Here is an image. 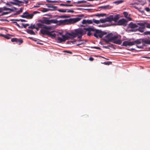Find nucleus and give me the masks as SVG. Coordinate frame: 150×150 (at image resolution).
Wrapping results in <instances>:
<instances>
[{
	"label": "nucleus",
	"instance_id": "obj_33",
	"mask_svg": "<svg viewBox=\"0 0 150 150\" xmlns=\"http://www.w3.org/2000/svg\"><path fill=\"white\" fill-rule=\"evenodd\" d=\"M11 35L10 34H7L6 35L5 38L8 39H9L11 38Z\"/></svg>",
	"mask_w": 150,
	"mask_h": 150
},
{
	"label": "nucleus",
	"instance_id": "obj_43",
	"mask_svg": "<svg viewBox=\"0 0 150 150\" xmlns=\"http://www.w3.org/2000/svg\"><path fill=\"white\" fill-rule=\"evenodd\" d=\"M10 12H4L1 15V16H2L4 15H6L8 14Z\"/></svg>",
	"mask_w": 150,
	"mask_h": 150
},
{
	"label": "nucleus",
	"instance_id": "obj_60",
	"mask_svg": "<svg viewBox=\"0 0 150 150\" xmlns=\"http://www.w3.org/2000/svg\"><path fill=\"white\" fill-rule=\"evenodd\" d=\"M20 16L21 17H22L23 18H25V17L24 16V14H23L22 15H20Z\"/></svg>",
	"mask_w": 150,
	"mask_h": 150
},
{
	"label": "nucleus",
	"instance_id": "obj_45",
	"mask_svg": "<svg viewBox=\"0 0 150 150\" xmlns=\"http://www.w3.org/2000/svg\"><path fill=\"white\" fill-rule=\"evenodd\" d=\"M22 24L23 25V27L24 28H26L27 26H28L29 25V24H24L23 23H22Z\"/></svg>",
	"mask_w": 150,
	"mask_h": 150
},
{
	"label": "nucleus",
	"instance_id": "obj_25",
	"mask_svg": "<svg viewBox=\"0 0 150 150\" xmlns=\"http://www.w3.org/2000/svg\"><path fill=\"white\" fill-rule=\"evenodd\" d=\"M106 15V14H97L94 15V16L98 17H103Z\"/></svg>",
	"mask_w": 150,
	"mask_h": 150
},
{
	"label": "nucleus",
	"instance_id": "obj_20",
	"mask_svg": "<svg viewBox=\"0 0 150 150\" xmlns=\"http://www.w3.org/2000/svg\"><path fill=\"white\" fill-rule=\"evenodd\" d=\"M27 32L30 34L35 35V32L32 30L28 29L27 30Z\"/></svg>",
	"mask_w": 150,
	"mask_h": 150
},
{
	"label": "nucleus",
	"instance_id": "obj_21",
	"mask_svg": "<svg viewBox=\"0 0 150 150\" xmlns=\"http://www.w3.org/2000/svg\"><path fill=\"white\" fill-rule=\"evenodd\" d=\"M134 43V45L135 44H136L137 45H138L140 44L141 43V41L140 40L138 39L137 40L134 41L133 42Z\"/></svg>",
	"mask_w": 150,
	"mask_h": 150
},
{
	"label": "nucleus",
	"instance_id": "obj_37",
	"mask_svg": "<svg viewBox=\"0 0 150 150\" xmlns=\"http://www.w3.org/2000/svg\"><path fill=\"white\" fill-rule=\"evenodd\" d=\"M123 14L125 17L127 18L128 16V13L127 12L125 11L123 13Z\"/></svg>",
	"mask_w": 150,
	"mask_h": 150
},
{
	"label": "nucleus",
	"instance_id": "obj_39",
	"mask_svg": "<svg viewBox=\"0 0 150 150\" xmlns=\"http://www.w3.org/2000/svg\"><path fill=\"white\" fill-rule=\"evenodd\" d=\"M146 27L148 28H150V23L147 22L146 23Z\"/></svg>",
	"mask_w": 150,
	"mask_h": 150
},
{
	"label": "nucleus",
	"instance_id": "obj_7",
	"mask_svg": "<svg viewBox=\"0 0 150 150\" xmlns=\"http://www.w3.org/2000/svg\"><path fill=\"white\" fill-rule=\"evenodd\" d=\"M49 18H47L45 17H43L42 20H40L39 21L42 23L45 24L47 25H50Z\"/></svg>",
	"mask_w": 150,
	"mask_h": 150
},
{
	"label": "nucleus",
	"instance_id": "obj_2",
	"mask_svg": "<svg viewBox=\"0 0 150 150\" xmlns=\"http://www.w3.org/2000/svg\"><path fill=\"white\" fill-rule=\"evenodd\" d=\"M86 34V31L84 30L81 28L76 29L74 30V32H71V33H68V35L71 36L72 38L76 37L78 36V38L80 39L82 36Z\"/></svg>",
	"mask_w": 150,
	"mask_h": 150
},
{
	"label": "nucleus",
	"instance_id": "obj_54",
	"mask_svg": "<svg viewBox=\"0 0 150 150\" xmlns=\"http://www.w3.org/2000/svg\"><path fill=\"white\" fill-rule=\"evenodd\" d=\"M110 62H104V64L105 65H109L110 64L109 63H110Z\"/></svg>",
	"mask_w": 150,
	"mask_h": 150
},
{
	"label": "nucleus",
	"instance_id": "obj_41",
	"mask_svg": "<svg viewBox=\"0 0 150 150\" xmlns=\"http://www.w3.org/2000/svg\"><path fill=\"white\" fill-rule=\"evenodd\" d=\"M12 23H15V25H16L19 28H21V26L16 22H13Z\"/></svg>",
	"mask_w": 150,
	"mask_h": 150
},
{
	"label": "nucleus",
	"instance_id": "obj_48",
	"mask_svg": "<svg viewBox=\"0 0 150 150\" xmlns=\"http://www.w3.org/2000/svg\"><path fill=\"white\" fill-rule=\"evenodd\" d=\"M91 47V48H95V49H98V50H100L101 49L99 47Z\"/></svg>",
	"mask_w": 150,
	"mask_h": 150
},
{
	"label": "nucleus",
	"instance_id": "obj_17",
	"mask_svg": "<svg viewBox=\"0 0 150 150\" xmlns=\"http://www.w3.org/2000/svg\"><path fill=\"white\" fill-rule=\"evenodd\" d=\"M106 22H111L112 21V16H110L105 18Z\"/></svg>",
	"mask_w": 150,
	"mask_h": 150
},
{
	"label": "nucleus",
	"instance_id": "obj_35",
	"mask_svg": "<svg viewBox=\"0 0 150 150\" xmlns=\"http://www.w3.org/2000/svg\"><path fill=\"white\" fill-rule=\"evenodd\" d=\"M28 28H31L32 29H34V28H35V26L34 24L32 25L31 24L30 26L28 27Z\"/></svg>",
	"mask_w": 150,
	"mask_h": 150
},
{
	"label": "nucleus",
	"instance_id": "obj_1",
	"mask_svg": "<svg viewBox=\"0 0 150 150\" xmlns=\"http://www.w3.org/2000/svg\"><path fill=\"white\" fill-rule=\"evenodd\" d=\"M81 19V18H80L77 17L75 18H70L69 19L60 20L59 21L55 19L50 20V25L52 23L60 24L74 23L79 21Z\"/></svg>",
	"mask_w": 150,
	"mask_h": 150
},
{
	"label": "nucleus",
	"instance_id": "obj_14",
	"mask_svg": "<svg viewBox=\"0 0 150 150\" xmlns=\"http://www.w3.org/2000/svg\"><path fill=\"white\" fill-rule=\"evenodd\" d=\"M142 43L143 45H145V44L150 45V40H145L143 39L142 40Z\"/></svg>",
	"mask_w": 150,
	"mask_h": 150
},
{
	"label": "nucleus",
	"instance_id": "obj_12",
	"mask_svg": "<svg viewBox=\"0 0 150 150\" xmlns=\"http://www.w3.org/2000/svg\"><path fill=\"white\" fill-rule=\"evenodd\" d=\"M47 7L50 8H48L49 11L55 10L57 8V7L54 6L53 5L51 4H46Z\"/></svg>",
	"mask_w": 150,
	"mask_h": 150
},
{
	"label": "nucleus",
	"instance_id": "obj_32",
	"mask_svg": "<svg viewBox=\"0 0 150 150\" xmlns=\"http://www.w3.org/2000/svg\"><path fill=\"white\" fill-rule=\"evenodd\" d=\"M99 21H100V23H105L106 22L105 18V19H101L99 20Z\"/></svg>",
	"mask_w": 150,
	"mask_h": 150
},
{
	"label": "nucleus",
	"instance_id": "obj_42",
	"mask_svg": "<svg viewBox=\"0 0 150 150\" xmlns=\"http://www.w3.org/2000/svg\"><path fill=\"white\" fill-rule=\"evenodd\" d=\"M86 2V1H78L76 3L78 4H79L81 3H83Z\"/></svg>",
	"mask_w": 150,
	"mask_h": 150
},
{
	"label": "nucleus",
	"instance_id": "obj_24",
	"mask_svg": "<svg viewBox=\"0 0 150 150\" xmlns=\"http://www.w3.org/2000/svg\"><path fill=\"white\" fill-rule=\"evenodd\" d=\"M145 27H139L138 29V30L141 33H143L144 31V29Z\"/></svg>",
	"mask_w": 150,
	"mask_h": 150
},
{
	"label": "nucleus",
	"instance_id": "obj_50",
	"mask_svg": "<svg viewBox=\"0 0 150 150\" xmlns=\"http://www.w3.org/2000/svg\"><path fill=\"white\" fill-rule=\"evenodd\" d=\"M59 5L60 6H68V4H59Z\"/></svg>",
	"mask_w": 150,
	"mask_h": 150
},
{
	"label": "nucleus",
	"instance_id": "obj_52",
	"mask_svg": "<svg viewBox=\"0 0 150 150\" xmlns=\"http://www.w3.org/2000/svg\"><path fill=\"white\" fill-rule=\"evenodd\" d=\"M110 47L111 46L110 45H109L107 46H103V47L106 49H109V47Z\"/></svg>",
	"mask_w": 150,
	"mask_h": 150
},
{
	"label": "nucleus",
	"instance_id": "obj_53",
	"mask_svg": "<svg viewBox=\"0 0 150 150\" xmlns=\"http://www.w3.org/2000/svg\"><path fill=\"white\" fill-rule=\"evenodd\" d=\"M46 1L50 3H54L56 2V1H52L49 0H47Z\"/></svg>",
	"mask_w": 150,
	"mask_h": 150
},
{
	"label": "nucleus",
	"instance_id": "obj_38",
	"mask_svg": "<svg viewBox=\"0 0 150 150\" xmlns=\"http://www.w3.org/2000/svg\"><path fill=\"white\" fill-rule=\"evenodd\" d=\"M143 35H150V31H147L145 32L144 33Z\"/></svg>",
	"mask_w": 150,
	"mask_h": 150
},
{
	"label": "nucleus",
	"instance_id": "obj_63",
	"mask_svg": "<svg viewBox=\"0 0 150 150\" xmlns=\"http://www.w3.org/2000/svg\"><path fill=\"white\" fill-rule=\"evenodd\" d=\"M38 13V12L37 11H34L33 12L34 14H36V13Z\"/></svg>",
	"mask_w": 150,
	"mask_h": 150
},
{
	"label": "nucleus",
	"instance_id": "obj_64",
	"mask_svg": "<svg viewBox=\"0 0 150 150\" xmlns=\"http://www.w3.org/2000/svg\"><path fill=\"white\" fill-rule=\"evenodd\" d=\"M134 8H135V9H138V10H139V8H138V7H136V6H134Z\"/></svg>",
	"mask_w": 150,
	"mask_h": 150
},
{
	"label": "nucleus",
	"instance_id": "obj_29",
	"mask_svg": "<svg viewBox=\"0 0 150 150\" xmlns=\"http://www.w3.org/2000/svg\"><path fill=\"white\" fill-rule=\"evenodd\" d=\"M67 10L64 9H59L58 11L60 12L65 13L67 12Z\"/></svg>",
	"mask_w": 150,
	"mask_h": 150
},
{
	"label": "nucleus",
	"instance_id": "obj_49",
	"mask_svg": "<svg viewBox=\"0 0 150 150\" xmlns=\"http://www.w3.org/2000/svg\"><path fill=\"white\" fill-rule=\"evenodd\" d=\"M145 9L147 11V12H149L150 11V8L149 7H146L145 8Z\"/></svg>",
	"mask_w": 150,
	"mask_h": 150
},
{
	"label": "nucleus",
	"instance_id": "obj_40",
	"mask_svg": "<svg viewBox=\"0 0 150 150\" xmlns=\"http://www.w3.org/2000/svg\"><path fill=\"white\" fill-rule=\"evenodd\" d=\"M17 40V38H13L11 39V41L12 42H16V40Z\"/></svg>",
	"mask_w": 150,
	"mask_h": 150
},
{
	"label": "nucleus",
	"instance_id": "obj_62",
	"mask_svg": "<svg viewBox=\"0 0 150 150\" xmlns=\"http://www.w3.org/2000/svg\"><path fill=\"white\" fill-rule=\"evenodd\" d=\"M0 35L4 37H5V36L6 35H3V34H0Z\"/></svg>",
	"mask_w": 150,
	"mask_h": 150
},
{
	"label": "nucleus",
	"instance_id": "obj_30",
	"mask_svg": "<svg viewBox=\"0 0 150 150\" xmlns=\"http://www.w3.org/2000/svg\"><path fill=\"white\" fill-rule=\"evenodd\" d=\"M92 21L94 23L97 24H99L100 23V21L99 20H97L94 19H93Z\"/></svg>",
	"mask_w": 150,
	"mask_h": 150
},
{
	"label": "nucleus",
	"instance_id": "obj_55",
	"mask_svg": "<svg viewBox=\"0 0 150 150\" xmlns=\"http://www.w3.org/2000/svg\"><path fill=\"white\" fill-rule=\"evenodd\" d=\"M89 60L91 61H93L94 60V59L92 57H91L89 58Z\"/></svg>",
	"mask_w": 150,
	"mask_h": 150
},
{
	"label": "nucleus",
	"instance_id": "obj_22",
	"mask_svg": "<svg viewBox=\"0 0 150 150\" xmlns=\"http://www.w3.org/2000/svg\"><path fill=\"white\" fill-rule=\"evenodd\" d=\"M124 2V1L122 0H120L115 1L113 2V4H120Z\"/></svg>",
	"mask_w": 150,
	"mask_h": 150
},
{
	"label": "nucleus",
	"instance_id": "obj_13",
	"mask_svg": "<svg viewBox=\"0 0 150 150\" xmlns=\"http://www.w3.org/2000/svg\"><path fill=\"white\" fill-rule=\"evenodd\" d=\"M137 27V26L136 24L132 22H131L128 25V27L131 28L132 29L135 28Z\"/></svg>",
	"mask_w": 150,
	"mask_h": 150
},
{
	"label": "nucleus",
	"instance_id": "obj_28",
	"mask_svg": "<svg viewBox=\"0 0 150 150\" xmlns=\"http://www.w3.org/2000/svg\"><path fill=\"white\" fill-rule=\"evenodd\" d=\"M22 8H21L19 11H17L16 13L15 14V15L19 14L20 13L22 12Z\"/></svg>",
	"mask_w": 150,
	"mask_h": 150
},
{
	"label": "nucleus",
	"instance_id": "obj_8",
	"mask_svg": "<svg viewBox=\"0 0 150 150\" xmlns=\"http://www.w3.org/2000/svg\"><path fill=\"white\" fill-rule=\"evenodd\" d=\"M112 33H110L107 35L105 37L106 38L103 39V40L107 43H109L110 42H112L111 35Z\"/></svg>",
	"mask_w": 150,
	"mask_h": 150
},
{
	"label": "nucleus",
	"instance_id": "obj_5",
	"mask_svg": "<svg viewBox=\"0 0 150 150\" xmlns=\"http://www.w3.org/2000/svg\"><path fill=\"white\" fill-rule=\"evenodd\" d=\"M95 32L93 36L97 38H101L105 35L106 34V32H103L100 30L95 29Z\"/></svg>",
	"mask_w": 150,
	"mask_h": 150
},
{
	"label": "nucleus",
	"instance_id": "obj_18",
	"mask_svg": "<svg viewBox=\"0 0 150 150\" xmlns=\"http://www.w3.org/2000/svg\"><path fill=\"white\" fill-rule=\"evenodd\" d=\"M1 8L2 9V11H13L12 9L6 7H3Z\"/></svg>",
	"mask_w": 150,
	"mask_h": 150
},
{
	"label": "nucleus",
	"instance_id": "obj_9",
	"mask_svg": "<svg viewBox=\"0 0 150 150\" xmlns=\"http://www.w3.org/2000/svg\"><path fill=\"white\" fill-rule=\"evenodd\" d=\"M127 21L124 19L119 20L117 22V25H122L124 26L127 25Z\"/></svg>",
	"mask_w": 150,
	"mask_h": 150
},
{
	"label": "nucleus",
	"instance_id": "obj_36",
	"mask_svg": "<svg viewBox=\"0 0 150 150\" xmlns=\"http://www.w3.org/2000/svg\"><path fill=\"white\" fill-rule=\"evenodd\" d=\"M92 21L91 20L88 19L86 20V23L92 24Z\"/></svg>",
	"mask_w": 150,
	"mask_h": 150
},
{
	"label": "nucleus",
	"instance_id": "obj_31",
	"mask_svg": "<svg viewBox=\"0 0 150 150\" xmlns=\"http://www.w3.org/2000/svg\"><path fill=\"white\" fill-rule=\"evenodd\" d=\"M49 11V9L46 8H44L41 10V11L43 12H46Z\"/></svg>",
	"mask_w": 150,
	"mask_h": 150
},
{
	"label": "nucleus",
	"instance_id": "obj_57",
	"mask_svg": "<svg viewBox=\"0 0 150 150\" xmlns=\"http://www.w3.org/2000/svg\"><path fill=\"white\" fill-rule=\"evenodd\" d=\"M11 21H20V19L19 20H18V19H11L10 20Z\"/></svg>",
	"mask_w": 150,
	"mask_h": 150
},
{
	"label": "nucleus",
	"instance_id": "obj_27",
	"mask_svg": "<svg viewBox=\"0 0 150 150\" xmlns=\"http://www.w3.org/2000/svg\"><path fill=\"white\" fill-rule=\"evenodd\" d=\"M36 25L37 26H38V28H43V27L44 25H43L42 24V23H37Z\"/></svg>",
	"mask_w": 150,
	"mask_h": 150
},
{
	"label": "nucleus",
	"instance_id": "obj_3",
	"mask_svg": "<svg viewBox=\"0 0 150 150\" xmlns=\"http://www.w3.org/2000/svg\"><path fill=\"white\" fill-rule=\"evenodd\" d=\"M43 28L45 29H41L40 30V32L43 35H47L48 36H50L53 37H55L56 34L54 33H52L53 32V31L50 32L49 30H50L51 28V27L50 26H47L46 25H44Z\"/></svg>",
	"mask_w": 150,
	"mask_h": 150
},
{
	"label": "nucleus",
	"instance_id": "obj_44",
	"mask_svg": "<svg viewBox=\"0 0 150 150\" xmlns=\"http://www.w3.org/2000/svg\"><path fill=\"white\" fill-rule=\"evenodd\" d=\"M68 17V16L66 15L61 16L59 17L60 18H65Z\"/></svg>",
	"mask_w": 150,
	"mask_h": 150
},
{
	"label": "nucleus",
	"instance_id": "obj_59",
	"mask_svg": "<svg viewBox=\"0 0 150 150\" xmlns=\"http://www.w3.org/2000/svg\"><path fill=\"white\" fill-rule=\"evenodd\" d=\"M137 46L138 48H141L142 47L141 46H138V45H137Z\"/></svg>",
	"mask_w": 150,
	"mask_h": 150
},
{
	"label": "nucleus",
	"instance_id": "obj_56",
	"mask_svg": "<svg viewBox=\"0 0 150 150\" xmlns=\"http://www.w3.org/2000/svg\"><path fill=\"white\" fill-rule=\"evenodd\" d=\"M87 40H85V42H81L80 43V44H85L86 43V42H87Z\"/></svg>",
	"mask_w": 150,
	"mask_h": 150
},
{
	"label": "nucleus",
	"instance_id": "obj_11",
	"mask_svg": "<svg viewBox=\"0 0 150 150\" xmlns=\"http://www.w3.org/2000/svg\"><path fill=\"white\" fill-rule=\"evenodd\" d=\"M133 45L134 43L133 42L127 41H125L123 42L122 46H132Z\"/></svg>",
	"mask_w": 150,
	"mask_h": 150
},
{
	"label": "nucleus",
	"instance_id": "obj_61",
	"mask_svg": "<svg viewBox=\"0 0 150 150\" xmlns=\"http://www.w3.org/2000/svg\"><path fill=\"white\" fill-rule=\"evenodd\" d=\"M1 21H6L7 20L6 19H1Z\"/></svg>",
	"mask_w": 150,
	"mask_h": 150
},
{
	"label": "nucleus",
	"instance_id": "obj_51",
	"mask_svg": "<svg viewBox=\"0 0 150 150\" xmlns=\"http://www.w3.org/2000/svg\"><path fill=\"white\" fill-rule=\"evenodd\" d=\"M67 12L68 13H73L74 11L73 10H70L69 9H67Z\"/></svg>",
	"mask_w": 150,
	"mask_h": 150
},
{
	"label": "nucleus",
	"instance_id": "obj_6",
	"mask_svg": "<svg viewBox=\"0 0 150 150\" xmlns=\"http://www.w3.org/2000/svg\"><path fill=\"white\" fill-rule=\"evenodd\" d=\"M83 30L84 31H88L87 35L88 36H90L91 35V31L94 32L95 31V29L93 27H88L87 28H84Z\"/></svg>",
	"mask_w": 150,
	"mask_h": 150
},
{
	"label": "nucleus",
	"instance_id": "obj_34",
	"mask_svg": "<svg viewBox=\"0 0 150 150\" xmlns=\"http://www.w3.org/2000/svg\"><path fill=\"white\" fill-rule=\"evenodd\" d=\"M109 7V6L107 5V6H102L100 7V8H102L103 9H106L108 8Z\"/></svg>",
	"mask_w": 150,
	"mask_h": 150
},
{
	"label": "nucleus",
	"instance_id": "obj_58",
	"mask_svg": "<svg viewBox=\"0 0 150 150\" xmlns=\"http://www.w3.org/2000/svg\"><path fill=\"white\" fill-rule=\"evenodd\" d=\"M20 21L22 22H24L26 21L25 20L23 19H20Z\"/></svg>",
	"mask_w": 150,
	"mask_h": 150
},
{
	"label": "nucleus",
	"instance_id": "obj_16",
	"mask_svg": "<svg viewBox=\"0 0 150 150\" xmlns=\"http://www.w3.org/2000/svg\"><path fill=\"white\" fill-rule=\"evenodd\" d=\"M119 15H115L114 16H112V21H114L115 22H116L119 19Z\"/></svg>",
	"mask_w": 150,
	"mask_h": 150
},
{
	"label": "nucleus",
	"instance_id": "obj_23",
	"mask_svg": "<svg viewBox=\"0 0 150 150\" xmlns=\"http://www.w3.org/2000/svg\"><path fill=\"white\" fill-rule=\"evenodd\" d=\"M146 22L143 23H137V24L142 26L141 27H145V25H146Z\"/></svg>",
	"mask_w": 150,
	"mask_h": 150
},
{
	"label": "nucleus",
	"instance_id": "obj_46",
	"mask_svg": "<svg viewBox=\"0 0 150 150\" xmlns=\"http://www.w3.org/2000/svg\"><path fill=\"white\" fill-rule=\"evenodd\" d=\"M28 14V12H25L23 13V14H24V16L25 17V18H27Z\"/></svg>",
	"mask_w": 150,
	"mask_h": 150
},
{
	"label": "nucleus",
	"instance_id": "obj_47",
	"mask_svg": "<svg viewBox=\"0 0 150 150\" xmlns=\"http://www.w3.org/2000/svg\"><path fill=\"white\" fill-rule=\"evenodd\" d=\"M82 24H85L86 23V20H83L82 22Z\"/></svg>",
	"mask_w": 150,
	"mask_h": 150
},
{
	"label": "nucleus",
	"instance_id": "obj_19",
	"mask_svg": "<svg viewBox=\"0 0 150 150\" xmlns=\"http://www.w3.org/2000/svg\"><path fill=\"white\" fill-rule=\"evenodd\" d=\"M16 40V43L18 44L19 45H20L23 42V40L21 38H17V40Z\"/></svg>",
	"mask_w": 150,
	"mask_h": 150
},
{
	"label": "nucleus",
	"instance_id": "obj_26",
	"mask_svg": "<svg viewBox=\"0 0 150 150\" xmlns=\"http://www.w3.org/2000/svg\"><path fill=\"white\" fill-rule=\"evenodd\" d=\"M33 14H29V13H28L27 18H29V19H31L33 18Z\"/></svg>",
	"mask_w": 150,
	"mask_h": 150
},
{
	"label": "nucleus",
	"instance_id": "obj_15",
	"mask_svg": "<svg viewBox=\"0 0 150 150\" xmlns=\"http://www.w3.org/2000/svg\"><path fill=\"white\" fill-rule=\"evenodd\" d=\"M14 1L15 2L11 1L10 2V3L13 5H18L19 4L22 3L21 1L18 0H15Z\"/></svg>",
	"mask_w": 150,
	"mask_h": 150
},
{
	"label": "nucleus",
	"instance_id": "obj_10",
	"mask_svg": "<svg viewBox=\"0 0 150 150\" xmlns=\"http://www.w3.org/2000/svg\"><path fill=\"white\" fill-rule=\"evenodd\" d=\"M62 38L61 37H58L57 38V40L60 42L65 41L66 40H68V38H70L69 37L64 35H62Z\"/></svg>",
	"mask_w": 150,
	"mask_h": 150
},
{
	"label": "nucleus",
	"instance_id": "obj_4",
	"mask_svg": "<svg viewBox=\"0 0 150 150\" xmlns=\"http://www.w3.org/2000/svg\"><path fill=\"white\" fill-rule=\"evenodd\" d=\"M112 42L114 44L120 45L122 41L121 40V36L118 35H114L113 34L111 35Z\"/></svg>",
	"mask_w": 150,
	"mask_h": 150
}]
</instances>
